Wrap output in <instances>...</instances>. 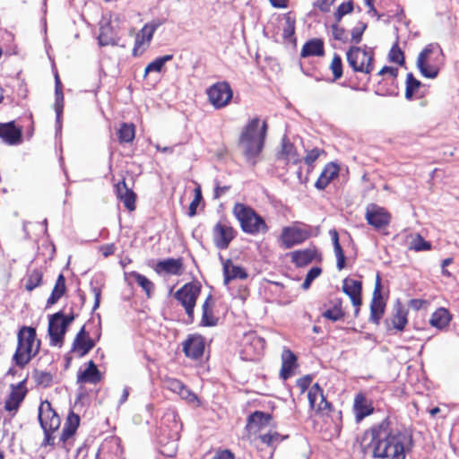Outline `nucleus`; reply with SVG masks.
<instances>
[{"mask_svg":"<svg viewBox=\"0 0 459 459\" xmlns=\"http://www.w3.org/2000/svg\"><path fill=\"white\" fill-rule=\"evenodd\" d=\"M362 283L360 281L346 278L343 280L342 291L349 296L354 307L361 305Z\"/></svg>","mask_w":459,"mask_h":459,"instance_id":"6ab92c4d","label":"nucleus"},{"mask_svg":"<svg viewBox=\"0 0 459 459\" xmlns=\"http://www.w3.org/2000/svg\"><path fill=\"white\" fill-rule=\"evenodd\" d=\"M98 40L100 46H114L117 44V33L114 31L109 22H106L100 26Z\"/></svg>","mask_w":459,"mask_h":459,"instance_id":"473e14b6","label":"nucleus"},{"mask_svg":"<svg viewBox=\"0 0 459 459\" xmlns=\"http://www.w3.org/2000/svg\"><path fill=\"white\" fill-rule=\"evenodd\" d=\"M331 37L337 41L342 43L349 42V37L347 30L339 25V22H335L330 27Z\"/></svg>","mask_w":459,"mask_h":459,"instance_id":"c03bdc74","label":"nucleus"},{"mask_svg":"<svg viewBox=\"0 0 459 459\" xmlns=\"http://www.w3.org/2000/svg\"><path fill=\"white\" fill-rule=\"evenodd\" d=\"M443 50L438 43L428 44L419 54L416 65L421 75L435 79L439 73Z\"/></svg>","mask_w":459,"mask_h":459,"instance_id":"39448f33","label":"nucleus"},{"mask_svg":"<svg viewBox=\"0 0 459 459\" xmlns=\"http://www.w3.org/2000/svg\"><path fill=\"white\" fill-rule=\"evenodd\" d=\"M389 59L391 62L396 63L400 65H403L405 62L404 54L399 48L398 40L395 41L389 51Z\"/></svg>","mask_w":459,"mask_h":459,"instance_id":"09e8293b","label":"nucleus"},{"mask_svg":"<svg viewBox=\"0 0 459 459\" xmlns=\"http://www.w3.org/2000/svg\"><path fill=\"white\" fill-rule=\"evenodd\" d=\"M219 317L213 314V301L212 295H208L202 306V319L200 325L205 327L217 325Z\"/></svg>","mask_w":459,"mask_h":459,"instance_id":"a878e982","label":"nucleus"},{"mask_svg":"<svg viewBox=\"0 0 459 459\" xmlns=\"http://www.w3.org/2000/svg\"><path fill=\"white\" fill-rule=\"evenodd\" d=\"M330 69L333 73L334 80H338L342 76V57L338 54H334L332 63L330 65Z\"/></svg>","mask_w":459,"mask_h":459,"instance_id":"3c124183","label":"nucleus"},{"mask_svg":"<svg viewBox=\"0 0 459 459\" xmlns=\"http://www.w3.org/2000/svg\"><path fill=\"white\" fill-rule=\"evenodd\" d=\"M353 11V2L351 0L342 3L334 13L335 22H340L342 17Z\"/></svg>","mask_w":459,"mask_h":459,"instance_id":"864d4df0","label":"nucleus"},{"mask_svg":"<svg viewBox=\"0 0 459 459\" xmlns=\"http://www.w3.org/2000/svg\"><path fill=\"white\" fill-rule=\"evenodd\" d=\"M339 171L340 168L337 164L327 163L316 181L315 186L319 190H324L334 178L338 177Z\"/></svg>","mask_w":459,"mask_h":459,"instance_id":"b1692460","label":"nucleus"},{"mask_svg":"<svg viewBox=\"0 0 459 459\" xmlns=\"http://www.w3.org/2000/svg\"><path fill=\"white\" fill-rule=\"evenodd\" d=\"M365 218L369 225L376 230L387 227L391 221L390 213L383 207L370 204L366 209Z\"/></svg>","mask_w":459,"mask_h":459,"instance_id":"4468645a","label":"nucleus"},{"mask_svg":"<svg viewBox=\"0 0 459 459\" xmlns=\"http://www.w3.org/2000/svg\"><path fill=\"white\" fill-rule=\"evenodd\" d=\"M54 110L56 115H62L64 111V94L63 91H55Z\"/></svg>","mask_w":459,"mask_h":459,"instance_id":"13d9d810","label":"nucleus"},{"mask_svg":"<svg viewBox=\"0 0 459 459\" xmlns=\"http://www.w3.org/2000/svg\"><path fill=\"white\" fill-rule=\"evenodd\" d=\"M325 309L321 316L332 322L342 321L345 317V312L342 309V300L340 298H334L329 300L328 304H324Z\"/></svg>","mask_w":459,"mask_h":459,"instance_id":"a211bd4d","label":"nucleus"},{"mask_svg":"<svg viewBox=\"0 0 459 459\" xmlns=\"http://www.w3.org/2000/svg\"><path fill=\"white\" fill-rule=\"evenodd\" d=\"M0 139L9 146H17L23 142V128L14 120L0 123Z\"/></svg>","mask_w":459,"mask_h":459,"instance_id":"f8f14e48","label":"nucleus"},{"mask_svg":"<svg viewBox=\"0 0 459 459\" xmlns=\"http://www.w3.org/2000/svg\"><path fill=\"white\" fill-rule=\"evenodd\" d=\"M451 320L452 316L449 311L446 308L439 307L431 315L429 324L442 331L447 328Z\"/></svg>","mask_w":459,"mask_h":459,"instance_id":"c756f323","label":"nucleus"},{"mask_svg":"<svg viewBox=\"0 0 459 459\" xmlns=\"http://www.w3.org/2000/svg\"><path fill=\"white\" fill-rule=\"evenodd\" d=\"M295 34V19L287 13L284 15V24L282 26V37L285 40L292 41Z\"/></svg>","mask_w":459,"mask_h":459,"instance_id":"a19ab883","label":"nucleus"},{"mask_svg":"<svg viewBox=\"0 0 459 459\" xmlns=\"http://www.w3.org/2000/svg\"><path fill=\"white\" fill-rule=\"evenodd\" d=\"M164 385L169 391L178 394L185 385L180 380L176 378H167L164 381Z\"/></svg>","mask_w":459,"mask_h":459,"instance_id":"4d7b16f0","label":"nucleus"},{"mask_svg":"<svg viewBox=\"0 0 459 459\" xmlns=\"http://www.w3.org/2000/svg\"><path fill=\"white\" fill-rule=\"evenodd\" d=\"M207 95L212 104L217 108L226 106L232 99L233 92L227 82L213 84L207 90Z\"/></svg>","mask_w":459,"mask_h":459,"instance_id":"9d476101","label":"nucleus"},{"mask_svg":"<svg viewBox=\"0 0 459 459\" xmlns=\"http://www.w3.org/2000/svg\"><path fill=\"white\" fill-rule=\"evenodd\" d=\"M173 59V55H165L155 58L153 61L149 63L144 70V75L150 73L156 72L160 73L167 62Z\"/></svg>","mask_w":459,"mask_h":459,"instance_id":"ea45409f","label":"nucleus"},{"mask_svg":"<svg viewBox=\"0 0 459 459\" xmlns=\"http://www.w3.org/2000/svg\"><path fill=\"white\" fill-rule=\"evenodd\" d=\"M234 454L226 449L223 451L217 452L212 459H234Z\"/></svg>","mask_w":459,"mask_h":459,"instance_id":"774afa93","label":"nucleus"},{"mask_svg":"<svg viewBox=\"0 0 459 459\" xmlns=\"http://www.w3.org/2000/svg\"><path fill=\"white\" fill-rule=\"evenodd\" d=\"M80 423V418L77 414L71 411L66 419V421L65 423V426L62 429V433L60 436V441L65 443L66 440H68L71 437H73L79 426Z\"/></svg>","mask_w":459,"mask_h":459,"instance_id":"2f4dec72","label":"nucleus"},{"mask_svg":"<svg viewBox=\"0 0 459 459\" xmlns=\"http://www.w3.org/2000/svg\"><path fill=\"white\" fill-rule=\"evenodd\" d=\"M200 293V283L191 281L184 284L174 294V298L179 302L186 311L188 324H192L195 320L194 310Z\"/></svg>","mask_w":459,"mask_h":459,"instance_id":"0eeeda50","label":"nucleus"},{"mask_svg":"<svg viewBox=\"0 0 459 459\" xmlns=\"http://www.w3.org/2000/svg\"><path fill=\"white\" fill-rule=\"evenodd\" d=\"M65 278L62 273H60L56 281V284L51 291V294L47 300V307H49L56 304L65 293Z\"/></svg>","mask_w":459,"mask_h":459,"instance_id":"f704fd0d","label":"nucleus"},{"mask_svg":"<svg viewBox=\"0 0 459 459\" xmlns=\"http://www.w3.org/2000/svg\"><path fill=\"white\" fill-rule=\"evenodd\" d=\"M307 398L310 407L314 410L317 405V402L319 400H324V391L317 383H316L308 391Z\"/></svg>","mask_w":459,"mask_h":459,"instance_id":"a18cd8bd","label":"nucleus"},{"mask_svg":"<svg viewBox=\"0 0 459 459\" xmlns=\"http://www.w3.org/2000/svg\"><path fill=\"white\" fill-rule=\"evenodd\" d=\"M272 420V416L269 413L255 411L247 417V428L250 429H260L267 426Z\"/></svg>","mask_w":459,"mask_h":459,"instance_id":"72a5a7b5","label":"nucleus"},{"mask_svg":"<svg viewBox=\"0 0 459 459\" xmlns=\"http://www.w3.org/2000/svg\"><path fill=\"white\" fill-rule=\"evenodd\" d=\"M232 212L245 233L256 235L260 232H267L268 227L264 220L250 206L237 203Z\"/></svg>","mask_w":459,"mask_h":459,"instance_id":"423d86ee","label":"nucleus"},{"mask_svg":"<svg viewBox=\"0 0 459 459\" xmlns=\"http://www.w3.org/2000/svg\"><path fill=\"white\" fill-rule=\"evenodd\" d=\"M353 410L357 421H360L374 411L373 403L362 393L356 394L354 398Z\"/></svg>","mask_w":459,"mask_h":459,"instance_id":"412c9836","label":"nucleus"},{"mask_svg":"<svg viewBox=\"0 0 459 459\" xmlns=\"http://www.w3.org/2000/svg\"><path fill=\"white\" fill-rule=\"evenodd\" d=\"M323 150L318 148H314L307 152V155L304 158L305 163L308 166H311L320 156L321 153H324Z\"/></svg>","mask_w":459,"mask_h":459,"instance_id":"bf43d9fd","label":"nucleus"},{"mask_svg":"<svg viewBox=\"0 0 459 459\" xmlns=\"http://www.w3.org/2000/svg\"><path fill=\"white\" fill-rule=\"evenodd\" d=\"M118 141L120 143H132L135 136V126L134 124L123 123L117 130Z\"/></svg>","mask_w":459,"mask_h":459,"instance_id":"58836bf2","label":"nucleus"},{"mask_svg":"<svg viewBox=\"0 0 459 459\" xmlns=\"http://www.w3.org/2000/svg\"><path fill=\"white\" fill-rule=\"evenodd\" d=\"M266 134V121L255 117L244 127L239 136L238 146L246 160L252 166L257 163L264 147Z\"/></svg>","mask_w":459,"mask_h":459,"instance_id":"f03ea898","label":"nucleus"},{"mask_svg":"<svg viewBox=\"0 0 459 459\" xmlns=\"http://www.w3.org/2000/svg\"><path fill=\"white\" fill-rule=\"evenodd\" d=\"M385 307V303L384 301H371L369 320L376 325H379Z\"/></svg>","mask_w":459,"mask_h":459,"instance_id":"37998d69","label":"nucleus"},{"mask_svg":"<svg viewBox=\"0 0 459 459\" xmlns=\"http://www.w3.org/2000/svg\"><path fill=\"white\" fill-rule=\"evenodd\" d=\"M260 439L264 444H266L267 446H273L274 443L279 442L280 435L277 432H270L261 435Z\"/></svg>","mask_w":459,"mask_h":459,"instance_id":"052dcab7","label":"nucleus"},{"mask_svg":"<svg viewBox=\"0 0 459 459\" xmlns=\"http://www.w3.org/2000/svg\"><path fill=\"white\" fill-rule=\"evenodd\" d=\"M40 341L37 340L36 329L22 326L17 333V347L13 356L14 364L23 368L39 353Z\"/></svg>","mask_w":459,"mask_h":459,"instance_id":"7ed1b4c3","label":"nucleus"},{"mask_svg":"<svg viewBox=\"0 0 459 459\" xmlns=\"http://www.w3.org/2000/svg\"><path fill=\"white\" fill-rule=\"evenodd\" d=\"M100 380L101 373L92 360H90L87 368L77 376V383L97 384Z\"/></svg>","mask_w":459,"mask_h":459,"instance_id":"bb28decb","label":"nucleus"},{"mask_svg":"<svg viewBox=\"0 0 459 459\" xmlns=\"http://www.w3.org/2000/svg\"><path fill=\"white\" fill-rule=\"evenodd\" d=\"M235 237L236 230L227 221H219L212 229V240L218 249L228 248Z\"/></svg>","mask_w":459,"mask_h":459,"instance_id":"9b49d317","label":"nucleus"},{"mask_svg":"<svg viewBox=\"0 0 459 459\" xmlns=\"http://www.w3.org/2000/svg\"><path fill=\"white\" fill-rule=\"evenodd\" d=\"M421 85V82L416 79L412 73L407 74L405 98L407 100H411L415 92L420 88Z\"/></svg>","mask_w":459,"mask_h":459,"instance_id":"79ce46f5","label":"nucleus"},{"mask_svg":"<svg viewBox=\"0 0 459 459\" xmlns=\"http://www.w3.org/2000/svg\"><path fill=\"white\" fill-rule=\"evenodd\" d=\"M230 186H221L220 181L218 179L214 180V193L213 198L219 199L222 195H224L227 191H229Z\"/></svg>","mask_w":459,"mask_h":459,"instance_id":"0e129e2a","label":"nucleus"},{"mask_svg":"<svg viewBox=\"0 0 459 459\" xmlns=\"http://www.w3.org/2000/svg\"><path fill=\"white\" fill-rule=\"evenodd\" d=\"M277 160L292 164H297L301 160L296 147L290 143L287 135H284L281 139V151L277 153Z\"/></svg>","mask_w":459,"mask_h":459,"instance_id":"aec40b11","label":"nucleus"},{"mask_svg":"<svg viewBox=\"0 0 459 459\" xmlns=\"http://www.w3.org/2000/svg\"><path fill=\"white\" fill-rule=\"evenodd\" d=\"M91 292L94 295V305H93V310H96L100 307V296H101V289L100 287L94 285V283L91 282Z\"/></svg>","mask_w":459,"mask_h":459,"instance_id":"69168bd1","label":"nucleus"},{"mask_svg":"<svg viewBox=\"0 0 459 459\" xmlns=\"http://www.w3.org/2000/svg\"><path fill=\"white\" fill-rule=\"evenodd\" d=\"M348 65L354 73L364 74L363 85L370 81V74L374 71V49L367 45L363 47L351 46L346 52Z\"/></svg>","mask_w":459,"mask_h":459,"instance_id":"20e7f679","label":"nucleus"},{"mask_svg":"<svg viewBox=\"0 0 459 459\" xmlns=\"http://www.w3.org/2000/svg\"><path fill=\"white\" fill-rule=\"evenodd\" d=\"M381 288V278L380 275L377 274L371 301H383Z\"/></svg>","mask_w":459,"mask_h":459,"instance_id":"e2e57ef3","label":"nucleus"},{"mask_svg":"<svg viewBox=\"0 0 459 459\" xmlns=\"http://www.w3.org/2000/svg\"><path fill=\"white\" fill-rule=\"evenodd\" d=\"M132 277L134 279L135 282L145 291L147 297L150 298L154 288L153 283L147 277L136 272L132 273Z\"/></svg>","mask_w":459,"mask_h":459,"instance_id":"49530a36","label":"nucleus"},{"mask_svg":"<svg viewBox=\"0 0 459 459\" xmlns=\"http://www.w3.org/2000/svg\"><path fill=\"white\" fill-rule=\"evenodd\" d=\"M410 248L415 251H425L431 248V244L426 241L420 235H417L410 243Z\"/></svg>","mask_w":459,"mask_h":459,"instance_id":"603ef678","label":"nucleus"},{"mask_svg":"<svg viewBox=\"0 0 459 459\" xmlns=\"http://www.w3.org/2000/svg\"><path fill=\"white\" fill-rule=\"evenodd\" d=\"M310 237L311 227L308 225H303V227L288 226L282 229L280 239L282 247L290 249L303 243Z\"/></svg>","mask_w":459,"mask_h":459,"instance_id":"1a4fd4ad","label":"nucleus"},{"mask_svg":"<svg viewBox=\"0 0 459 459\" xmlns=\"http://www.w3.org/2000/svg\"><path fill=\"white\" fill-rule=\"evenodd\" d=\"M312 382V377L306 375L297 380V386L300 389L301 393H304Z\"/></svg>","mask_w":459,"mask_h":459,"instance_id":"338daca9","label":"nucleus"},{"mask_svg":"<svg viewBox=\"0 0 459 459\" xmlns=\"http://www.w3.org/2000/svg\"><path fill=\"white\" fill-rule=\"evenodd\" d=\"M155 30V25L146 24L143 26V28L141 30V32L136 35L134 47L133 49V56H137L138 48L144 43L145 40L147 42H150L152 40Z\"/></svg>","mask_w":459,"mask_h":459,"instance_id":"e433bc0d","label":"nucleus"},{"mask_svg":"<svg viewBox=\"0 0 459 459\" xmlns=\"http://www.w3.org/2000/svg\"><path fill=\"white\" fill-rule=\"evenodd\" d=\"M26 379H23L19 384L11 385V393L4 402V409L13 414L18 411L21 403L24 400L27 389L25 387Z\"/></svg>","mask_w":459,"mask_h":459,"instance_id":"dca6fc26","label":"nucleus"},{"mask_svg":"<svg viewBox=\"0 0 459 459\" xmlns=\"http://www.w3.org/2000/svg\"><path fill=\"white\" fill-rule=\"evenodd\" d=\"M325 55L324 41L320 39H312L307 40L302 47L300 56L302 57L308 56H323Z\"/></svg>","mask_w":459,"mask_h":459,"instance_id":"c85d7f7f","label":"nucleus"},{"mask_svg":"<svg viewBox=\"0 0 459 459\" xmlns=\"http://www.w3.org/2000/svg\"><path fill=\"white\" fill-rule=\"evenodd\" d=\"M361 446L365 454L377 459H405L413 446L412 435L394 428L389 418L373 425L364 434Z\"/></svg>","mask_w":459,"mask_h":459,"instance_id":"f257e3e1","label":"nucleus"},{"mask_svg":"<svg viewBox=\"0 0 459 459\" xmlns=\"http://www.w3.org/2000/svg\"><path fill=\"white\" fill-rule=\"evenodd\" d=\"M39 420L43 431L57 430L61 424V420L51 403L45 401L39 407Z\"/></svg>","mask_w":459,"mask_h":459,"instance_id":"ddd939ff","label":"nucleus"},{"mask_svg":"<svg viewBox=\"0 0 459 459\" xmlns=\"http://www.w3.org/2000/svg\"><path fill=\"white\" fill-rule=\"evenodd\" d=\"M407 310L400 304L395 307V313L391 319L392 327L397 331H403L407 323Z\"/></svg>","mask_w":459,"mask_h":459,"instance_id":"4c0bfd02","label":"nucleus"},{"mask_svg":"<svg viewBox=\"0 0 459 459\" xmlns=\"http://www.w3.org/2000/svg\"><path fill=\"white\" fill-rule=\"evenodd\" d=\"M117 195L123 202L126 208L129 211L135 209V198L136 195L132 189L126 186L125 180L118 182L116 186Z\"/></svg>","mask_w":459,"mask_h":459,"instance_id":"cd10ccee","label":"nucleus"},{"mask_svg":"<svg viewBox=\"0 0 459 459\" xmlns=\"http://www.w3.org/2000/svg\"><path fill=\"white\" fill-rule=\"evenodd\" d=\"M42 276L41 272L39 270H33L27 277L25 289L28 291H32L35 288L39 287L41 284Z\"/></svg>","mask_w":459,"mask_h":459,"instance_id":"de8ad7c7","label":"nucleus"},{"mask_svg":"<svg viewBox=\"0 0 459 459\" xmlns=\"http://www.w3.org/2000/svg\"><path fill=\"white\" fill-rule=\"evenodd\" d=\"M291 262L297 267H303L310 264L316 259L317 255V250L316 247H308L305 249L296 250L291 253Z\"/></svg>","mask_w":459,"mask_h":459,"instance_id":"393cba45","label":"nucleus"},{"mask_svg":"<svg viewBox=\"0 0 459 459\" xmlns=\"http://www.w3.org/2000/svg\"><path fill=\"white\" fill-rule=\"evenodd\" d=\"M367 27V23L359 22L358 25L351 30V42L354 44L360 43L362 40L363 33L366 30Z\"/></svg>","mask_w":459,"mask_h":459,"instance_id":"5fc2aeb1","label":"nucleus"},{"mask_svg":"<svg viewBox=\"0 0 459 459\" xmlns=\"http://www.w3.org/2000/svg\"><path fill=\"white\" fill-rule=\"evenodd\" d=\"M223 283L228 285L233 280L247 279L248 274L243 267L235 265L230 259H227L223 262Z\"/></svg>","mask_w":459,"mask_h":459,"instance_id":"5701e85b","label":"nucleus"},{"mask_svg":"<svg viewBox=\"0 0 459 459\" xmlns=\"http://www.w3.org/2000/svg\"><path fill=\"white\" fill-rule=\"evenodd\" d=\"M205 340L201 334H190L183 342V351L187 358L200 359L204 351Z\"/></svg>","mask_w":459,"mask_h":459,"instance_id":"2eb2a0df","label":"nucleus"},{"mask_svg":"<svg viewBox=\"0 0 459 459\" xmlns=\"http://www.w3.org/2000/svg\"><path fill=\"white\" fill-rule=\"evenodd\" d=\"M281 359L282 364L280 376L285 380L291 377L292 371L297 366V357L292 351L286 350L282 353Z\"/></svg>","mask_w":459,"mask_h":459,"instance_id":"7c9ffc66","label":"nucleus"},{"mask_svg":"<svg viewBox=\"0 0 459 459\" xmlns=\"http://www.w3.org/2000/svg\"><path fill=\"white\" fill-rule=\"evenodd\" d=\"M74 318L75 316L73 313L65 316L63 311H58L49 316L48 331L50 345L62 346L67 327Z\"/></svg>","mask_w":459,"mask_h":459,"instance_id":"6e6552de","label":"nucleus"},{"mask_svg":"<svg viewBox=\"0 0 459 459\" xmlns=\"http://www.w3.org/2000/svg\"><path fill=\"white\" fill-rule=\"evenodd\" d=\"M34 379L37 385L48 387L52 384L53 377L51 373L46 371H34Z\"/></svg>","mask_w":459,"mask_h":459,"instance_id":"8fccbe9b","label":"nucleus"},{"mask_svg":"<svg viewBox=\"0 0 459 459\" xmlns=\"http://www.w3.org/2000/svg\"><path fill=\"white\" fill-rule=\"evenodd\" d=\"M157 273H165L170 275H181L183 273V263L181 258H168L160 260L154 268Z\"/></svg>","mask_w":459,"mask_h":459,"instance_id":"4be33fe9","label":"nucleus"},{"mask_svg":"<svg viewBox=\"0 0 459 459\" xmlns=\"http://www.w3.org/2000/svg\"><path fill=\"white\" fill-rule=\"evenodd\" d=\"M178 395L188 403H194L198 400L195 394H194L186 385L182 387Z\"/></svg>","mask_w":459,"mask_h":459,"instance_id":"680f3d73","label":"nucleus"},{"mask_svg":"<svg viewBox=\"0 0 459 459\" xmlns=\"http://www.w3.org/2000/svg\"><path fill=\"white\" fill-rule=\"evenodd\" d=\"M329 235L331 237L333 245V250L334 254L337 259L336 266L339 271L342 270L345 267L346 264V257L344 255V252L342 250V247L340 245L339 242V234L336 230L333 229L330 230Z\"/></svg>","mask_w":459,"mask_h":459,"instance_id":"c9c22d12","label":"nucleus"},{"mask_svg":"<svg viewBox=\"0 0 459 459\" xmlns=\"http://www.w3.org/2000/svg\"><path fill=\"white\" fill-rule=\"evenodd\" d=\"M95 344V341L90 338L85 331V326H82L74 340L72 351L76 352L79 357H83L94 348Z\"/></svg>","mask_w":459,"mask_h":459,"instance_id":"f3484780","label":"nucleus"},{"mask_svg":"<svg viewBox=\"0 0 459 459\" xmlns=\"http://www.w3.org/2000/svg\"><path fill=\"white\" fill-rule=\"evenodd\" d=\"M203 199L202 191L200 186L195 188V197L193 201L190 203L189 208H188V215L190 217H193L196 214V208L199 205L200 202Z\"/></svg>","mask_w":459,"mask_h":459,"instance_id":"6e6d98bb","label":"nucleus"}]
</instances>
